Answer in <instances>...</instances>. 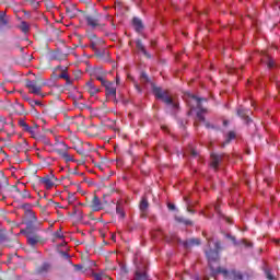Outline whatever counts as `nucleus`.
I'll use <instances>...</instances> for the list:
<instances>
[{"label": "nucleus", "mask_w": 280, "mask_h": 280, "mask_svg": "<svg viewBox=\"0 0 280 280\" xmlns=\"http://www.w3.org/2000/svg\"><path fill=\"white\" fill-rule=\"evenodd\" d=\"M214 250H217V253H220V250H222V243L220 241H217L214 243Z\"/></svg>", "instance_id": "nucleus-36"}, {"label": "nucleus", "mask_w": 280, "mask_h": 280, "mask_svg": "<svg viewBox=\"0 0 280 280\" xmlns=\"http://www.w3.org/2000/svg\"><path fill=\"white\" fill-rule=\"evenodd\" d=\"M206 127L211 128V125H209V122H206Z\"/></svg>", "instance_id": "nucleus-60"}, {"label": "nucleus", "mask_w": 280, "mask_h": 280, "mask_svg": "<svg viewBox=\"0 0 280 280\" xmlns=\"http://www.w3.org/2000/svg\"><path fill=\"white\" fill-rule=\"evenodd\" d=\"M211 159V167H213V170H218V167H220V163H222V160L224 159L223 154H218V153H211L210 155Z\"/></svg>", "instance_id": "nucleus-10"}, {"label": "nucleus", "mask_w": 280, "mask_h": 280, "mask_svg": "<svg viewBox=\"0 0 280 280\" xmlns=\"http://www.w3.org/2000/svg\"><path fill=\"white\" fill-rule=\"evenodd\" d=\"M13 257H14V254H9L8 259H7V264H12V258Z\"/></svg>", "instance_id": "nucleus-46"}, {"label": "nucleus", "mask_w": 280, "mask_h": 280, "mask_svg": "<svg viewBox=\"0 0 280 280\" xmlns=\"http://www.w3.org/2000/svg\"><path fill=\"white\" fill-rule=\"evenodd\" d=\"M5 233H3V231H0V242H5Z\"/></svg>", "instance_id": "nucleus-43"}, {"label": "nucleus", "mask_w": 280, "mask_h": 280, "mask_svg": "<svg viewBox=\"0 0 280 280\" xmlns=\"http://www.w3.org/2000/svg\"><path fill=\"white\" fill-rule=\"evenodd\" d=\"M24 100H26V102H30V101H31L28 97H24Z\"/></svg>", "instance_id": "nucleus-61"}, {"label": "nucleus", "mask_w": 280, "mask_h": 280, "mask_svg": "<svg viewBox=\"0 0 280 280\" xmlns=\"http://www.w3.org/2000/svg\"><path fill=\"white\" fill-rule=\"evenodd\" d=\"M75 213H78V209L77 208L73 209V215H75Z\"/></svg>", "instance_id": "nucleus-58"}, {"label": "nucleus", "mask_w": 280, "mask_h": 280, "mask_svg": "<svg viewBox=\"0 0 280 280\" xmlns=\"http://www.w3.org/2000/svg\"><path fill=\"white\" fill-rule=\"evenodd\" d=\"M225 237L228 240H231V242H233L234 246H237V240L235 238V236H233L231 234H226Z\"/></svg>", "instance_id": "nucleus-37"}, {"label": "nucleus", "mask_w": 280, "mask_h": 280, "mask_svg": "<svg viewBox=\"0 0 280 280\" xmlns=\"http://www.w3.org/2000/svg\"><path fill=\"white\" fill-rule=\"evenodd\" d=\"M214 211H217V213H220V207L215 206Z\"/></svg>", "instance_id": "nucleus-54"}, {"label": "nucleus", "mask_w": 280, "mask_h": 280, "mask_svg": "<svg viewBox=\"0 0 280 280\" xmlns=\"http://www.w3.org/2000/svg\"><path fill=\"white\" fill-rule=\"evenodd\" d=\"M185 248H191L192 246H200L199 238H190L184 243Z\"/></svg>", "instance_id": "nucleus-19"}, {"label": "nucleus", "mask_w": 280, "mask_h": 280, "mask_svg": "<svg viewBox=\"0 0 280 280\" xmlns=\"http://www.w3.org/2000/svg\"><path fill=\"white\" fill-rule=\"evenodd\" d=\"M112 240L115 242V235H112Z\"/></svg>", "instance_id": "nucleus-63"}, {"label": "nucleus", "mask_w": 280, "mask_h": 280, "mask_svg": "<svg viewBox=\"0 0 280 280\" xmlns=\"http://www.w3.org/2000/svg\"><path fill=\"white\" fill-rule=\"evenodd\" d=\"M19 126L21 128H23V130H25V132H31L34 133V130L32 129V127H30V125H27V122L23 119L19 120Z\"/></svg>", "instance_id": "nucleus-22"}, {"label": "nucleus", "mask_w": 280, "mask_h": 280, "mask_svg": "<svg viewBox=\"0 0 280 280\" xmlns=\"http://www.w3.org/2000/svg\"><path fill=\"white\" fill-rule=\"evenodd\" d=\"M95 280H104L103 276L101 273H94Z\"/></svg>", "instance_id": "nucleus-45"}, {"label": "nucleus", "mask_w": 280, "mask_h": 280, "mask_svg": "<svg viewBox=\"0 0 280 280\" xmlns=\"http://www.w3.org/2000/svg\"><path fill=\"white\" fill-rule=\"evenodd\" d=\"M61 158L65 159L66 163H69V162H71V161H73V156H71V155L69 154V152H67V151H66V153L63 154V156H61Z\"/></svg>", "instance_id": "nucleus-33"}, {"label": "nucleus", "mask_w": 280, "mask_h": 280, "mask_svg": "<svg viewBox=\"0 0 280 280\" xmlns=\"http://www.w3.org/2000/svg\"><path fill=\"white\" fill-rule=\"evenodd\" d=\"M7 27V30H11L12 26H10V19H8L4 11H0V36L3 35V28Z\"/></svg>", "instance_id": "nucleus-8"}, {"label": "nucleus", "mask_w": 280, "mask_h": 280, "mask_svg": "<svg viewBox=\"0 0 280 280\" xmlns=\"http://www.w3.org/2000/svg\"><path fill=\"white\" fill-rule=\"evenodd\" d=\"M78 154H81V156H86V152L84 150H78Z\"/></svg>", "instance_id": "nucleus-49"}, {"label": "nucleus", "mask_w": 280, "mask_h": 280, "mask_svg": "<svg viewBox=\"0 0 280 280\" xmlns=\"http://www.w3.org/2000/svg\"><path fill=\"white\" fill-rule=\"evenodd\" d=\"M250 110L249 109H246L244 107H240L237 109V115L238 117H241V119H244L246 121V124H250V121H253V119H250Z\"/></svg>", "instance_id": "nucleus-13"}, {"label": "nucleus", "mask_w": 280, "mask_h": 280, "mask_svg": "<svg viewBox=\"0 0 280 280\" xmlns=\"http://www.w3.org/2000/svg\"><path fill=\"white\" fill-rule=\"evenodd\" d=\"M233 139H235V131H229L225 141L222 143V148H224L225 145H229V143H231Z\"/></svg>", "instance_id": "nucleus-25"}, {"label": "nucleus", "mask_w": 280, "mask_h": 280, "mask_svg": "<svg viewBox=\"0 0 280 280\" xmlns=\"http://www.w3.org/2000/svg\"><path fill=\"white\" fill-rule=\"evenodd\" d=\"M28 104L32 106V108H34V106H40V101L31 100L28 101Z\"/></svg>", "instance_id": "nucleus-38"}, {"label": "nucleus", "mask_w": 280, "mask_h": 280, "mask_svg": "<svg viewBox=\"0 0 280 280\" xmlns=\"http://www.w3.org/2000/svg\"><path fill=\"white\" fill-rule=\"evenodd\" d=\"M40 183L45 185L46 189H51V187H54V180H51L49 176L43 177Z\"/></svg>", "instance_id": "nucleus-21"}, {"label": "nucleus", "mask_w": 280, "mask_h": 280, "mask_svg": "<svg viewBox=\"0 0 280 280\" xmlns=\"http://www.w3.org/2000/svg\"><path fill=\"white\" fill-rule=\"evenodd\" d=\"M192 100H196L197 102V117L199 119V121H205V115H202L203 113H207V108L202 107V103L201 102H207V98L205 97H198L196 95L191 96Z\"/></svg>", "instance_id": "nucleus-5"}, {"label": "nucleus", "mask_w": 280, "mask_h": 280, "mask_svg": "<svg viewBox=\"0 0 280 280\" xmlns=\"http://www.w3.org/2000/svg\"><path fill=\"white\" fill-rule=\"evenodd\" d=\"M68 202L69 205H73V202H75V194L73 192L68 194Z\"/></svg>", "instance_id": "nucleus-32"}, {"label": "nucleus", "mask_w": 280, "mask_h": 280, "mask_svg": "<svg viewBox=\"0 0 280 280\" xmlns=\"http://www.w3.org/2000/svg\"><path fill=\"white\" fill-rule=\"evenodd\" d=\"M11 191H15L16 194H21V189L16 185L11 186Z\"/></svg>", "instance_id": "nucleus-39"}, {"label": "nucleus", "mask_w": 280, "mask_h": 280, "mask_svg": "<svg viewBox=\"0 0 280 280\" xmlns=\"http://www.w3.org/2000/svg\"><path fill=\"white\" fill-rule=\"evenodd\" d=\"M63 255H65L66 257H69V254H68V253H63Z\"/></svg>", "instance_id": "nucleus-62"}, {"label": "nucleus", "mask_w": 280, "mask_h": 280, "mask_svg": "<svg viewBox=\"0 0 280 280\" xmlns=\"http://www.w3.org/2000/svg\"><path fill=\"white\" fill-rule=\"evenodd\" d=\"M54 235L58 240H62V237H65V235H62V229L57 230Z\"/></svg>", "instance_id": "nucleus-35"}, {"label": "nucleus", "mask_w": 280, "mask_h": 280, "mask_svg": "<svg viewBox=\"0 0 280 280\" xmlns=\"http://www.w3.org/2000/svg\"><path fill=\"white\" fill-rule=\"evenodd\" d=\"M178 222H182V224H185L186 226H194V221L185 218H179Z\"/></svg>", "instance_id": "nucleus-27"}, {"label": "nucleus", "mask_w": 280, "mask_h": 280, "mask_svg": "<svg viewBox=\"0 0 280 280\" xmlns=\"http://www.w3.org/2000/svg\"><path fill=\"white\" fill-rule=\"evenodd\" d=\"M0 132H3V129H0Z\"/></svg>", "instance_id": "nucleus-64"}, {"label": "nucleus", "mask_w": 280, "mask_h": 280, "mask_svg": "<svg viewBox=\"0 0 280 280\" xmlns=\"http://www.w3.org/2000/svg\"><path fill=\"white\" fill-rule=\"evenodd\" d=\"M25 233H26L27 244H30V246H32L33 248L34 246H36V244H40V242H43V237H40V235L38 234L32 233L30 228L25 230Z\"/></svg>", "instance_id": "nucleus-6"}, {"label": "nucleus", "mask_w": 280, "mask_h": 280, "mask_svg": "<svg viewBox=\"0 0 280 280\" xmlns=\"http://www.w3.org/2000/svg\"><path fill=\"white\" fill-rule=\"evenodd\" d=\"M75 268H78V270H82V266L81 265H75Z\"/></svg>", "instance_id": "nucleus-55"}, {"label": "nucleus", "mask_w": 280, "mask_h": 280, "mask_svg": "<svg viewBox=\"0 0 280 280\" xmlns=\"http://www.w3.org/2000/svg\"><path fill=\"white\" fill-rule=\"evenodd\" d=\"M28 213H30V215L33 217V220H35V222H36V215L34 214V212L32 210H28Z\"/></svg>", "instance_id": "nucleus-50"}, {"label": "nucleus", "mask_w": 280, "mask_h": 280, "mask_svg": "<svg viewBox=\"0 0 280 280\" xmlns=\"http://www.w3.org/2000/svg\"><path fill=\"white\" fill-rule=\"evenodd\" d=\"M184 201L186 202V207H187V212L188 213H196V211L195 210H192L191 208H189V207H191V200H189V197H184Z\"/></svg>", "instance_id": "nucleus-26"}, {"label": "nucleus", "mask_w": 280, "mask_h": 280, "mask_svg": "<svg viewBox=\"0 0 280 280\" xmlns=\"http://www.w3.org/2000/svg\"><path fill=\"white\" fill-rule=\"evenodd\" d=\"M67 150H69V147L62 142L61 143V148H55V152L56 154H58L59 156H63V154L67 152Z\"/></svg>", "instance_id": "nucleus-20"}, {"label": "nucleus", "mask_w": 280, "mask_h": 280, "mask_svg": "<svg viewBox=\"0 0 280 280\" xmlns=\"http://www.w3.org/2000/svg\"><path fill=\"white\" fill-rule=\"evenodd\" d=\"M47 83L42 78H37L35 80H26L25 86L28 89L30 93L33 95H42L43 86H46Z\"/></svg>", "instance_id": "nucleus-3"}, {"label": "nucleus", "mask_w": 280, "mask_h": 280, "mask_svg": "<svg viewBox=\"0 0 280 280\" xmlns=\"http://www.w3.org/2000/svg\"><path fill=\"white\" fill-rule=\"evenodd\" d=\"M135 280H150L148 271L145 269H137L135 273Z\"/></svg>", "instance_id": "nucleus-15"}, {"label": "nucleus", "mask_w": 280, "mask_h": 280, "mask_svg": "<svg viewBox=\"0 0 280 280\" xmlns=\"http://www.w3.org/2000/svg\"><path fill=\"white\" fill-rule=\"evenodd\" d=\"M243 244H244L245 246H247V247H250V246H253V244H250V243H247L246 241H243Z\"/></svg>", "instance_id": "nucleus-52"}, {"label": "nucleus", "mask_w": 280, "mask_h": 280, "mask_svg": "<svg viewBox=\"0 0 280 280\" xmlns=\"http://www.w3.org/2000/svg\"><path fill=\"white\" fill-rule=\"evenodd\" d=\"M116 84H119V75L116 77Z\"/></svg>", "instance_id": "nucleus-56"}, {"label": "nucleus", "mask_w": 280, "mask_h": 280, "mask_svg": "<svg viewBox=\"0 0 280 280\" xmlns=\"http://www.w3.org/2000/svg\"><path fill=\"white\" fill-rule=\"evenodd\" d=\"M43 270H45V271L49 270V265L44 264L43 267H42L40 272H43Z\"/></svg>", "instance_id": "nucleus-48"}, {"label": "nucleus", "mask_w": 280, "mask_h": 280, "mask_svg": "<svg viewBox=\"0 0 280 280\" xmlns=\"http://www.w3.org/2000/svg\"><path fill=\"white\" fill-rule=\"evenodd\" d=\"M132 25L136 30V32L139 34L141 32H143V21H141V19L139 18H133L132 19Z\"/></svg>", "instance_id": "nucleus-18"}, {"label": "nucleus", "mask_w": 280, "mask_h": 280, "mask_svg": "<svg viewBox=\"0 0 280 280\" xmlns=\"http://www.w3.org/2000/svg\"><path fill=\"white\" fill-rule=\"evenodd\" d=\"M266 277L269 280H275V276H272V273L270 271H268V270L266 271Z\"/></svg>", "instance_id": "nucleus-42"}, {"label": "nucleus", "mask_w": 280, "mask_h": 280, "mask_svg": "<svg viewBox=\"0 0 280 280\" xmlns=\"http://www.w3.org/2000/svg\"><path fill=\"white\" fill-rule=\"evenodd\" d=\"M152 92L156 100H161L162 102H164V104H166V106H171L173 110L178 109V103L174 102L172 96H170V94L167 93V90H163V88L152 85Z\"/></svg>", "instance_id": "nucleus-1"}, {"label": "nucleus", "mask_w": 280, "mask_h": 280, "mask_svg": "<svg viewBox=\"0 0 280 280\" xmlns=\"http://www.w3.org/2000/svg\"><path fill=\"white\" fill-rule=\"evenodd\" d=\"M136 47L137 49H139V51L143 54V56H145V58L148 59L152 58V55H150V52L145 50V46H143V42L141 39L136 40Z\"/></svg>", "instance_id": "nucleus-17"}, {"label": "nucleus", "mask_w": 280, "mask_h": 280, "mask_svg": "<svg viewBox=\"0 0 280 280\" xmlns=\"http://www.w3.org/2000/svg\"><path fill=\"white\" fill-rule=\"evenodd\" d=\"M100 43H102V39L91 42V44H90L91 49H93L95 51L97 49V45H100Z\"/></svg>", "instance_id": "nucleus-34"}, {"label": "nucleus", "mask_w": 280, "mask_h": 280, "mask_svg": "<svg viewBox=\"0 0 280 280\" xmlns=\"http://www.w3.org/2000/svg\"><path fill=\"white\" fill-rule=\"evenodd\" d=\"M140 80H141V82L148 83V82H150V77H148V73L141 72Z\"/></svg>", "instance_id": "nucleus-30"}, {"label": "nucleus", "mask_w": 280, "mask_h": 280, "mask_svg": "<svg viewBox=\"0 0 280 280\" xmlns=\"http://www.w3.org/2000/svg\"><path fill=\"white\" fill-rule=\"evenodd\" d=\"M91 208L92 211H102V209H104V203H102V200H100V197L96 195L92 199Z\"/></svg>", "instance_id": "nucleus-14"}, {"label": "nucleus", "mask_w": 280, "mask_h": 280, "mask_svg": "<svg viewBox=\"0 0 280 280\" xmlns=\"http://www.w3.org/2000/svg\"><path fill=\"white\" fill-rule=\"evenodd\" d=\"M15 244H19V241H14L12 244H9L10 248L14 247Z\"/></svg>", "instance_id": "nucleus-51"}, {"label": "nucleus", "mask_w": 280, "mask_h": 280, "mask_svg": "<svg viewBox=\"0 0 280 280\" xmlns=\"http://www.w3.org/2000/svg\"><path fill=\"white\" fill-rule=\"evenodd\" d=\"M20 30L23 32V34H27V32H30V25L27 24V22H22Z\"/></svg>", "instance_id": "nucleus-28"}, {"label": "nucleus", "mask_w": 280, "mask_h": 280, "mask_svg": "<svg viewBox=\"0 0 280 280\" xmlns=\"http://www.w3.org/2000/svg\"><path fill=\"white\" fill-rule=\"evenodd\" d=\"M223 125H224V126H229V121H228V120H224V121H223Z\"/></svg>", "instance_id": "nucleus-59"}, {"label": "nucleus", "mask_w": 280, "mask_h": 280, "mask_svg": "<svg viewBox=\"0 0 280 280\" xmlns=\"http://www.w3.org/2000/svg\"><path fill=\"white\" fill-rule=\"evenodd\" d=\"M59 78H61L62 80H67V82H69V75L67 74V72H62Z\"/></svg>", "instance_id": "nucleus-40"}, {"label": "nucleus", "mask_w": 280, "mask_h": 280, "mask_svg": "<svg viewBox=\"0 0 280 280\" xmlns=\"http://www.w3.org/2000/svg\"><path fill=\"white\" fill-rule=\"evenodd\" d=\"M218 275H223L224 279H230V280H244V275H242L240 271L232 269V270H226L222 267H219L217 269L211 268V276L215 279Z\"/></svg>", "instance_id": "nucleus-2"}, {"label": "nucleus", "mask_w": 280, "mask_h": 280, "mask_svg": "<svg viewBox=\"0 0 280 280\" xmlns=\"http://www.w3.org/2000/svg\"><path fill=\"white\" fill-rule=\"evenodd\" d=\"M116 213H117V215H119V218H126V211H124V205L117 202Z\"/></svg>", "instance_id": "nucleus-23"}, {"label": "nucleus", "mask_w": 280, "mask_h": 280, "mask_svg": "<svg viewBox=\"0 0 280 280\" xmlns=\"http://www.w3.org/2000/svg\"><path fill=\"white\" fill-rule=\"evenodd\" d=\"M66 12H67V14H69V12H71V9L66 8Z\"/></svg>", "instance_id": "nucleus-57"}, {"label": "nucleus", "mask_w": 280, "mask_h": 280, "mask_svg": "<svg viewBox=\"0 0 280 280\" xmlns=\"http://www.w3.org/2000/svg\"><path fill=\"white\" fill-rule=\"evenodd\" d=\"M135 86H136L138 93H141V88L139 86V84L136 83Z\"/></svg>", "instance_id": "nucleus-53"}, {"label": "nucleus", "mask_w": 280, "mask_h": 280, "mask_svg": "<svg viewBox=\"0 0 280 280\" xmlns=\"http://www.w3.org/2000/svg\"><path fill=\"white\" fill-rule=\"evenodd\" d=\"M206 257L210 264V269H211V268H213L211 266V261H218L220 259V252H218L215 249L206 250Z\"/></svg>", "instance_id": "nucleus-11"}, {"label": "nucleus", "mask_w": 280, "mask_h": 280, "mask_svg": "<svg viewBox=\"0 0 280 280\" xmlns=\"http://www.w3.org/2000/svg\"><path fill=\"white\" fill-rule=\"evenodd\" d=\"M10 183L8 180V177L3 176L0 178V191H3V189H8Z\"/></svg>", "instance_id": "nucleus-24"}, {"label": "nucleus", "mask_w": 280, "mask_h": 280, "mask_svg": "<svg viewBox=\"0 0 280 280\" xmlns=\"http://www.w3.org/2000/svg\"><path fill=\"white\" fill-rule=\"evenodd\" d=\"M167 209L170 211H176V206L174 203H167Z\"/></svg>", "instance_id": "nucleus-41"}, {"label": "nucleus", "mask_w": 280, "mask_h": 280, "mask_svg": "<svg viewBox=\"0 0 280 280\" xmlns=\"http://www.w3.org/2000/svg\"><path fill=\"white\" fill-rule=\"evenodd\" d=\"M85 90L88 91V93H90V95H97V93L100 92V89H97V86H95V84H93V81H88L85 83Z\"/></svg>", "instance_id": "nucleus-16"}, {"label": "nucleus", "mask_w": 280, "mask_h": 280, "mask_svg": "<svg viewBox=\"0 0 280 280\" xmlns=\"http://www.w3.org/2000/svg\"><path fill=\"white\" fill-rule=\"evenodd\" d=\"M101 84L104 86L107 97H117V86H115L114 82L105 80Z\"/></svg>", "instance_id": "nucleus-7"}, {"label": "nucleus", "mask_w": 280, "mask_h": 280, "mask_svg": "<svg viewBox=\"0 0 280 280\" xmlns=\"http://www.w3.org/2000/svg\"><path fill=\"white\" fill-rule=\"evenodd\" d=\"M84 19L90 27H100V14L97 11L85 14Z\"/></svg>", "instance_id": "nucleus-4"}, {"label": "nucleus", "mask_w": 280, "mask_h": 280, "mask_svg": "<svg viewBox=\"0 0 280 280\" xmlns=\"http://www.w3.org/2000/svg\"><path fill=\"white\" fill-rule=\"evenodd\" d=\"M20 195L23 199L25 198H32V195L30 194V190L24 189L23 191L20 190Z\"/></svg>", "instance_id": "nucleus-31"}, {"label": "nucleus", "mask_w": 280, "mask_h": 280, "mask_svg": "<svg viewBox=\"0 0 280 280\" xmlns=\"http://www.w3.org/2000/svg\"><path fill=\"white\" fill-rule=\"evenodd\" d=\"M190 155L196 159V156H198V151H196L195 149H190Z\"/></svg>", "instance_id": "nucleus-44"}, {"label": "nucleus", "mask_w": 280, "mask_h": 280, "mask_svg": "<svg viewBox=\"0 0 280 280\" xmlns=\"http://www.w3.org/2000/svg\"><path fill=\"white\" fill-rule=\"evenodd\" d=\"M268 69H272V67H275V61L269 60L267 63Z\"/></svg>", "instance_id": "nucleus-47"}, {"label": "nucleus", "mask_w": 280, "mask_h": 280, "mask_svg": "<svg viewBox=\"0 0 280 280\" xmlns=\"http://www.w3.org/2000/svg\"><path fill=\"white\" fill-rule=\"evenodd\" d=\"M86 36H88L90 43L95 42V40H101L100 38H97V35H95V33H88Z\"/></svg>", "instance_id": "nucleus-29"}, {"label": "nucleus", "mask_w": 280, "mask_h": 280, "mask_svg": "<svg viewBox=\"0 0 280 280\" xmlns=\"http://www.w3.org/2000/svg\"><path fill=\"white\" fill-rule=\"evenodd\" d=\"M92 75H93V78L98 80V82H101V84H104V82L106 81V79H105L106 78V72L102 68L94 69L92 71Z\"/></svg>", "instance_id": "nucleus-12"}, {"label": "nucleus", "mask_w": 280, "mask_h": 280, "mask_svg": "<svg viewBox=\"0 0 280 280\" xmlns=\"http://www.w3.org/2000/svg\"><path fill=\"white\" fill-rule=\"evenodd\" d=\"M150 207V203L148 202V197H142L139 209H140V217L145 219L148 218V209Z\"/></svg>", "instance_id": "nucleus-9"}]
</instances>
